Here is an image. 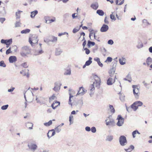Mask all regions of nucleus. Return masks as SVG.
Listing matches in <instances>:
<instances>
[{"label":"nucleus","mask_w":152,"mask_h":152,"mask_svg":"<svg viewBox=\"0 0 152 152\" xmlns=\"http://www.w3.org/2000/svg\"><path fill=\"white\" fill-rule=\"evenodd\" d=\"M52 124V121L51 120H50L48 122L44 123V125L46 126H48L51 125Z\"/></svg>","instance_id":"79ce46f5"},{"label":"nucleus","mask_w":152,"mask_h":152,"mask_svg":"<svg viewBox=\"0 0 152 152\" xmlns=\"http://www.w3.org/2000/svg\"><path fill=\"white\" fill-rule=\"evenodd\" d=\"M119 141L120 145L122 146L125 145L127 143L126 137L124 136H121L120 137Z\"/></svg>","instance_id":"39448f33"},{"label":"nucleus","mask_w":152,"mask_h":152,"mask_svg":"<svg viewBox=\"0 0 152 152\" xmlns=\"http://www.w3.org/2000/svg\"><path fill=\"white\" fill-rule=\"evenodd\" d=\"M92 59V58L91 57H89V60L86 62V65L87 66L89 65L92 62V61H91Z\"/></svg>","instance_id":"c85d7f7f"},{"label":"nucleus","mask_w":152,"mask_h":152,"mask_svg":"<svg viewBox=\"0 0 152 152\" xmlns=\"http://www.w3.org/2000/svg\"><path fill=\"white\" fill-rule=\"evenodd\" d=\"M8 107V105L7 104L6 105H3L1 107V109L2 110H5L7 109Z\"/></svg>","instance_id":"8fccbe9b"},{"label":"nucleus","mask_w":152,"mask_h":152,"mask_svg":"<svg viewBox=\"0 0 152 152\" xmlns=\"http://www.w3.org/2000/svg\"><path fill=\"white\" fill-rule=\"evenodd\" d=\"M21 23L20 20L16 21L15 23V28L20 26Z\"/></svg>","instance_id":"c756f323"},{"label":"nucleus","mask_w":152,"mask_h":152,"mask_svg":"<svg viewBox=\"0 0 152 152\" xmlns=\"http://www.w3.org/2000/svg\"><path fill=\"white\" fill-rule=\"evenodd\" d=\"M83 49L85 50V52L88 55V54L90 53V51L87 48H83Z\"/></svg>","instance_id":"09e8293b"},{"label":"nucleus","mask_w":152,"mask_h":152,"mask_svg":"<svg viewBox=\"0 0 152 152\" xmlns=\"http://www.w3.org/2000/svg\"><path fill=\"white\" fill-rule=\"evenodd\" d=\"M91 7L94 9L96 10L98 7V4L97 3H95L92 4Z\"/></svg>","instance_id":"b1692460"},{"label":"nucleus","mask_w":152,"mask_h":152,"mask_svg":"<svg viewBox=\"0 0 152 152\" xmlns=\"http://www.w3.org/2000/svg\"><path fill=\"white\" fill-rule=\"evenodd\" d=\"M66 34L67 35H68V33H66V32H64V33H60L58 35L59 36H62V35L65 34Z\"/></svg>","instance_id":"680f3d73"},{"label":"nucleus","mask_w":152,"mask_h":152,"mask_svg":"<svg viewBox=\"0 0 152 152\" xmlns=\"http://www.w3.org/2000/svg\"><path fill=\"white\" fill-rule=\"evenodd\" d=\"M113 60L112 58L111 57H108L106 60L105 61V62H111Z\"/></svg>","instance_id":"de8ad7c7"},{"label":"nucleus","mask_w":152,"mask_h":152,"mask_svg":"<svg viewBox=\"0 0 152 152\" xmlns=\"http://www.w3.org/2000/svg\"><path fill=\"white\" fill-rule=\"evenodd\" d=\"M113 136L112 135H110L107 136L106 139V140L107 141L111 142L113 140Z\"/></svg>","instance_id":"a878e982"},{"label":"nucleus","mask_w":152,"mask_h":152,"mask_svg":"<svg viewBox=\"0 0 152 152\" xmlns=\"http://www.w3.org/2000/svg\"><path fill=\"white\" fill-rule=\"evenodd\" d=\"M22 50L20 54L23 57L26 56L27 55L30 54L31 52L30 49L27 46H24L22 47Z\"/></svg>","instance_id":"f257e3e1"},{"label":"nucleus","mask_w":152,"mask_h":152,"mask_svg":"<svg viewBox=\"0 0 152 152\" xmlns=\"http://www.w3.org/2000/svg\"><path fill=\"white\" fill-rule=\"evenodd\" d=\"M94 34H95V33L94 32H92L91 33H90L89 35V37L90 39L91 40V36H93V35H94Z\"/></svg>","instance_id":"69168bd1"},{"label":"nucleus","mask_w":152,"mask_h":152,"mask_svg":"<svg viewBox=\"0 0 152 152\" xmlns=\"http://www.w3.org/2000/svg\"><path fill=\"white\" fill-rule=\"evenodd\" d=\"M0 10L2 14H4L6 13L4 7H1Z\"/></svg>","instance_id":"37998d69"},{"label":"nucleus","mask_w":152,"mask_h":152,"mask_svg":"<svg viewBox=\"0 0 152 152\" xmlns=\"http://www.w3.org/2000/svg\"><path fill=\"white\" fill-rule=\"evenodd\" d=\"M76 14H77V13H73L72 15V17L73 19H75L77 17V15H75Z\"/></svg>","instance_id":"e2e57ef3"},{"label":"nucleus","mask_w":152,"mask_h":152,"mask_svg":"<svg viewBox=\"0 0 152 152\" xmlns=\"http://www.w3.org/2000/svg\"><path fill=\"white\" fill-rule=\"evenodd\" d=\"M56 20L55 18H54L53 19H49L48 20H46V23H50L52 22H53Z\"/></svg>","instance_id":"7c9ffc66"},{"label":"nucleus","mask_w":152,"mask_h":152,"mask_svg":"<svg viewBox=\"0 0 152 152\" xmlns=\"http://www.w3.org/2000/svg\"><path fill=\"white\" fill-rule=\"evenodd\" d=\"M69 13H66L64 14V16L65 18H68L69 16Z\"/></svg>","instance_id":"774afa93"},{"label":"nucleus","mask_w":152,"mask_h":152,"mask_svg":"<svg viewBox=\"0 0 152 152\" xmlns=\"http://www.w3.org/2000/svg\"><path fill=\"white\" fill-rule=\"evenodd\" d=\"M137 130L134 131L132 133V135L133 138L135 137L136 136L135 135L137 134Z\"/></svg>","instance_id":"052dcab7"},{"label":"nucleus","mask_w":152,"mask_h":152,"mask_svg":"<svg viewBox=\"0 0 152 152\" xmlns=\"http://www.w3.org/2000/svg\"><path fill=\"white\" fill-rule=\"evenodd\" d=\"M5 19L4 18H0V21L1 23H3L5 20Z\"/></svg>","instance_id":"0e129e2a"},{"label":"nucleus","mask_w":152,"mask_h":152,"mask_svg":"<svg viewBox=\"0 0 152 152\" xmlns=\"http://www.w3.org/2000/svg\"><path fill=\"white\" fill-rule=\"evenodd\" d=\"M22 12L21 11H19L16 12V19H19L20 18V12Z\"/></svg>","instance_id":"4c0bfd02"},{"label":"nucleus","mask_w":152,"mask_h":152,"mask_svg":"<svg viewBox=\"0 0 152 152\" xmlns=\"http://www.w3.org/2000/svg\"><path fill=\"white\" fill-rule=\"evenodd\" d=\"M94 79L95 81L94 82L93 84H95L96 87H99L100 83V79L97 75L94 76Z\"/></svg>","instance_id":"9d476101"},{"label":"nucleus","mask_w":152,"mask_h":152,"mask_svg":"<svg viewBox=\"0 0 152 152\" xmlns=\"http://www.w3.org/2000/svg\"><path fill=\"white\" fill-rule=\"evenodd\" d=\"M54 129L55 130V131H56L57 133H59L61 130V129L60 127H59L58 126L56 127L55 128V129Z\"/></svg>","instance_id":"c03bdc74"},{"label":"nucleus","mask_w":152,"mask_h":152,"mask_svg":"<svg viewBox=\"0 0 152 152\" xmlns=\"http://www.w3.org/2000/svg\"><path fill=\"white\" fill-rule=\"evenodd\" d=\"M142 103L140 101H137L134 102L131 105V108L134 111L138 108L139 106H141L142 105Z\"/></svg>","instance_id":"20e7f679"},{"label":"nucleus","mask_w":152,"mask_h":152,"mask_svg":"<svg viewBox=\"0 0 152 152\" xmlns=\"http://www.w3.org/2000/svg\"><path fill=\"white\" fill-rule=\"evenodd\" d=\"M21 66L24 68H27L28 66V65L26 62H25L22 64Z\"/></svg>","instance_id":"3c124183"},{"label":"nucleus","mask_w":152,"mask_h":152,"mask_svg":"<svg viewBox=\"0 0 152 152\" xmlns=\"http://www.w3.org/2000/svg\"><path fill=\"white\" fill-rule=\"evenodd\" d=\"M143 47V45L142 43L141 42H138V45L137 46V47L140 49L142 48Z\"/></svg>","instance_id":"c9c22d12"},{"label":"nucleus","mask_w":152,"mask_h":152,"mask_svg":"<svg viewBox=\"0 0 152 152\" xmlns=\"http://www.w3.org/2000/svg\"><path fill=\"white\" fill-rule=\"evenodd\" d=\"M38 36L36 35H33L31 37L29 38V43L33 46V44H37L38 39Z\"/></svg>","instance_id":"7ed1b4c3"},{"label":"nucleus","mask_w":152,"mask_h":152,"mask_svg":"<svg viewBox=\"0 0 152 152\" xmlns=\"http://www.w3.org/2000/svg\"><path fill=\"white\" fill-rule=\"evenodd\" d=\"M92 132L93 133H95L96 132V129L95 127H92L91 129Z\"/></svg>","instance_id":"5fc2aeb1"},{"label":"nucleus","mask_w":152,"mask_h":152,"mask_svg":"<svg viewBox=\"0 0 152 152\" xmlns=\"http://www.w3.org/2000/svg\"><path fill=\"white\" fill-rule=\"evenodd\" d=\"M125 59L123 57L119 58V59L120 64L121 65H123L125 64Z\"/></svg>","instance_id":"5701e85b"},{"label":"nucleus","mask_w":152,"mask_h":152,"mask_svg":"<svg viewBox=\"0 0 152 152\" xmlns=\"http://www.w3.org/2000/svg\"><path fill=\"white\" fill-rule=\"evenodd\" d=\"M30 31V29L27 28L22 30L21 31V34H26L29 33Z\"/></svg>","instance_id":"473e14b6"},{"label":"nucleus","mask_w":152,"mask_h":152,"mask_svg":"<svg viewBox=\"0 0 152 152\" xmlns=\"http://www.w3.org/2000/svg\"><path fill=\"white\" fill-rule=\"evenodd\" d=\"M31 17L32 18H34L35 16L37 14L38 11L37 10H35L34 11L31 12Z\"/></svg>","instance_id":"393cba45"},{"label":"nucleus","mask_w":152,"mask_h":152,"mask_svg":"<svg viewBox=\"0 0 152 152\" xmlns=\"http://www.w3.org/2000/svg\"><path fill=\"white\" fill-rule=\"evenodd\" d=\"M105 121L106 122V125L107 126H113L115 125V123L114 120L112 119H106Z\"/></svg>","instance_id":"1a4fd4ad"},{"label":"nucleus","mask_w":152,"mask_h":152,"mask_svg":"<svg viewBox=\"0 0 152 152\" xmlns=\"http://www.w3.org/2000/svg\"><path fill=\"white\" fill-rule=\"evenodd\" d=\"M95 45V43L94 42H91L89 40L88 41L87 45L89 47H90V45H92V46H94Z\"/></svg>","instance_id":"ea45409f"},{"label":"nucleus","mask_w":152,"mask_h":152,"mask_svg":"<svg viewBox=\"0 0 152 152\" xmlns=\"http://www.w3.org/2000/svg\"><path fill=\"white\" fill-rule=\"evenodd\" d=\"M90 88L91 91L94 90V85L93 83L90 86Z\"/></svg>","instance_id":"13d9d810"},{"label":"nucleus","mask_w":152,"mask_h":152,"mask_svg":"<svg viewBox=\"0 0 152 152\" xmlns=\"http://www.w3.org/2000/svg\"><path fill=\"white\" fill-rule=\"evenodd\" d=\"M1 42L2 44H4L7 45H10L12 43V39H2L1 41Z\"/></svg>","instance_id":"f8f14e48"},{"label":"nucleus","mask_w":152,"mask_h":152,"mask_svg":"<svg viewBox=\"0 0 152 152\" xmlns=\"http://www.w3.org/2000/svg\"><path fill=\"white\" fill-rule=\"evenodd\" d=\"M85 92V91L84 88L83 87H80L79 88V90L78 91V92L76 96L79 94L83 95L84 94Z\"/></svg>","instance_id":"a211bd4d"},{"label":"nucleus","mask_w":152,"mask_h":152,"mask_svg":"<svg viewBox=\"0 0 152 152\" xmlns=\"http://www.w3.org/2000/svg\"><path fill=\"white\" fill-rule=\"evenodd\" d=\"M62 50L59 48H57L56 49L55 54L56 56H58L60 55L62 53Z\"/></svg>","instance_id":"412c9836"},{"label":"nucleus","mask_w":152,"mask_h":152,"mask_svg":"<svg viewBox=\"0 0 152 152\" xmlns=\"http://www.w3.org/2000/svg\"><path fill=\"white\" fill-rule=\"evenodd\" d=\"M120 99L122 102H124L125 101V96L122 95L121 96Z\"/></svg>","instance_id":"6e6d98bb"},{"label":"nucleus","mask_w":152,"mask_h":152,"mask_svg":"<svg viewBox=\"0 0 152 152\" xmlns=\"http://www.w3.org/2000/svg\"><path fill=\"white\" fill-rule=\"evenodd\" d=\"M113 12H112V14L110 15V18L112 20H116V18L115 17V16L114 15H113Z\"/></svg>","instance_id":"a18cd8bd"},{"label":"nucleus","mask_w":152,"mask_h":152,"mask_svg":"<svg viewBox=\"0 0 152 152\" xmlns=\"http://www.w3.org/2000/svg\"><path fill=\"white\" fill-rule=\"evenodd\" d=\"M115 71V70L113 68L110 70L109 72L110 77H112L113 76V75H114Z\"/></svg>","instance_id":"4be33fe9"},{"label":"nucleus","mask_w":152,"mask_h":152,"mask_svg":"<svg viewBox=\"0 0 152 152\" xmlns=\"http://www.w3.org/2000/svg\"><path fill=\"white\" fill-rule=\"evenodd\" d=\"M96 13L100 16H103L104 14L103 11L101 10H97L96 11Z\"/></svg>","instance_id":"cd10ccee"},{"label":"nucleus","mask_w":152,"mask_h":152,"mask_svg":"<svg viewBox=\"0 0 152 152\" xmlns=\"http://www.w3.org/2000/svg\"><path fill=\"white\" fill-rule=\"evenodd\" d=\"M26 127L29 129H33V124L32 123L28 122L26 123Z\"/></svg>","instance_id":"aec40b11"},{"label":"nucleus","mask_w":152,"mask_h":152,"mask_svg":"<svg viewBox=\"0 0 152 152\" xmlns=\"http://www.w3.org/2000/svg\"><path fill=\"white\" fill-rule=\"evenodd\" d=\"M142 23L145 26H148L150 25V23L148 22L147 20L145 19L142 20Z\"/></svg>","instance_id":"2f4dec72"},{"label":"nucleus","mask_w":152,"mask_h":152,"mask_svg":"<svg viewBox=\"0 0 152 152\" xmlns=\"http://www.w3.org/2000/svg\"><path fill=\"white\" fill-rule=\"evenodd\" d=\"M57 40V38L53 36H51L49 37L48 38L44 39V41L48 45H50L51 44V42H56Z\"/></svg>","instance_id":"f03ea898"},{"label":"nucleus","mask_w":152,"mask_h":152,"mask_svg":"<svg viewBox=\"0 0 152 152\" xmlns=\"http://www.w3.org/2000/svg\"><path fill=\"white\" fill-rule=\"evenodd\" d=\"M108 44L110 45H112L113 44V41L112 39H110L108 41Z\"/></svg>","instance_id":"bf43d9fd"},{"label":"nucleus","mask_w":152,"mask_h":152,"mask_svg":"<svg viewBox=\"0 0 152 152\" xmlns=\"http://www.w3.org/2000/svg\"><path fill=\"white\" fill-rule=\"evenodd\" d=\"M114 79H113L112 77H109L107 80V84L108 85H111L114 83L115 81V80L116 78V75L114 77Z\"/></svg>","instance_id":"ddd939ff"},{"label":"nucleus","mask_w":152,"mask_h":152,"mask_svg":"<svg viewBox=\"0 0 152 152\" xmlns=\"http://www.w3.org/2000/svg\"><path fill=\"white\" fill-rule=\"evenodd\" d=\"M11 48L10 47V48L6 50V53L7 55H8L12 53V51H11Z\"/></svg>","instance_id":"603ef678"},{"label":"nucleus","mask_w":152,"mask_h":152,"mask_svg":"<svg viewBox=\"0 0 152 152\" xmlns=\"http://www.w3.org/2000/svg\"><path fill=\"white\" fill-rule=\"evenodd\" d=\"M55 86L53 88V90L56 91H58L60 89L61 86V85L60 82H56L55 83Z\"/></svg>","instance_id":"9b49d317"},{"label":"nucleus","mask_w":152,"mask_h":152,"mask_svg":"<svg viewBox=\"0 0 152 152\" xmlns=\"http://www.w3.org/2000/svg\"><path fill=\"white\" fill-rule=\"evenodd\" d=\"M109 107L111 113H114L115 112V110L112 105H109Z\"/></svg>","instance_id":"58836bf2"},{"label":"nucleus","mask_w":152,"mask_h":152,"mask_svg":"<svg viewBox=\"0 0 152 152\" xmlns=\"http://www.w3.org/2000/svg\"><path fill=\"white\" fill-rule=\"evenodd\" d=\"M83 100L82 99H79L78 100L77 103V105H78L80 106H82L83 104Z\"/></svg>","instance_id":"f704fd0d"},{"label":"nucleus","mask_w":152,"mask_h":152,"mask_svg":"<svg viewBox=\"0 0 152 152\" xmlns=\"http://www.w3.org/2000/svg\"><path fill=\"white\" fill-rule=\"evenodd\" d=\"M17 58L15 56H11L9 57V60L10 63H13L17 61Z\"/></svg>","instance_id":"f3484780"},{"label":"nucleus","mask_w":152,"mask_h":152,"mask_svg":"<svg viewBox=\"0 0 152 152\" xmlns=\"http://www.w3.org/2000/svg\"><path fill=\"white\" fill-rule=\"evenodd\" d=\"M72 97H73V96H72L71 94H70L69 99V104L71 105H72V104L71 103V98Z\"/></svg>","instance_id":"4d7b16f0"},{"label":"nucleus","mask_w":152,"mask_h":152,"mask_svg":"<svg viewBox=\"0 0 152 152\" xmlns=\"http://www.w3.org/2000/svg\"><path fill=\"white\" fill-rule=\"evenodd\" d=\"M71 74V71L70 69L66 70L64 73L65 75H70Z\"/></svg>","instance_id":"e433bc0d"},{"label":"nucleus","mask_w":152,"mask_h":152,"mask_svg":"<svg viewBox=\"0 0 152 152\" xmlns=\"http://www.w3.org/2000/svg\"><path fill=\"white\" fill-rule=\"evenodd\" d=\"M60 102H59L56 101L55 103H53L52 104L51 107L53 109H55L58 106L60 105Z\"/></svg>","instance_id":"6ab92c4d"},{"label":"nucleus","mask_w":152,"mask_h":152,"mask_svg":"<svg viewBox=\"0 0 152 152\" xmlns=\"http://www.w3.org/2000/svg\"><path fill=\"white\" fill-rule=\"evenodd\" d=\"M28 146L29 149L34 152L37 148V146L36 144L31 142L29 143L28 144Z\"/></svg>","instance_id":"0eeeda50"},{"label":"nucleus","mask_w":152,"mask_h":152,"mask_svg":"<svg viewBox=\"0 0 152 152\" xmlns=\"http://www.w3.org/2000/svg\"><path fill=\"white\" fill-rule=\"evenodd\" d=\"M44 100V98L41 96H36V100L37 103L42 104H43Z\"/></svg>","instance_id":"4468645a"},{"label":"nucleus","mask_w":152,"mask_h":152,"mask_svg":"<svg viewBox=\"0 0 152 152\" xmlns=\"http://www.w3.org/2000/svg\"><path fill=\"white\" fill-rule=\"evenodd\" d=\"M85 130L86 131L88 132L90 131L91 130L90 127L89 126H86L85 128Z\"/></svg>","instance_id":"338daca9"},{"label":"nucleus","mask_w":152,"mask_h":152,"mask_svg":"<svg viewBox=\"0 0 152 152\" xmlns=\"http://www.w3.org/2000/svg\"><path fill=\"white\" fill-rule=\"evenodd\" d=\"M43 52L44 51L42 50V49H41L40 50L36 51L35 52V55H40L43 53Z\"/></svg>","instance_id":"72a5a7b5"},{"label":"nucleus","mask_w":152,"mask_h":152,"mask_svg":"<svg viewBox=\"0 0 152 152\" xmlns=\"http://www.w3.org/2000/svg\"><path fill=\"white\" fill-rule=\"evenodd\" d=\"M133 88V94L136 98H138L139 95L138 93H139V88L137 86L133 85L132 86Z\"/></svg>","instance_id":"6e6552de"},{"label":"nucleus","mask_w":152,"mask_h":152,"mask_svg":"<svg viewBox=\"0 0 152 152\" xmlns=\"http://www.w3.org/2000/svg\"><path fill=\"white\" fill-rule=\"evenodd\" d=\"M80 29V27H78L77 26L74 28L72 31V32L73 33H75L78 32Z\"/></svg>","instance_id":"a19ab883"},{"label":"nucleus","mask_w":152,"mask_h":152,"mask_svg":"<svg viewBox=\"0 0 152 152\" xmlns=\"http://www.w3.org/2000/svg\"><path fill=\"white\" fill-rule=\"evenodd\" d=\"M73 117L72 115H70L69 117V121L70 122V125H71L73 123V122H72V123H71V120H72L73 119Z\"/></svg>","instance_id":"864d4df0"},{"label":"nucleus","mask_w":152,"mask_h":152,"mask_svg":"<svg viewBox=\"0 0 152 152\" xmlns=\"http://www.w3.org/2000/svg\"><path fill=\"white\" fill-rule=\"evenodd\" d=\"M108 28L109 27L107 25L103 24L101 28L100 31L102 32H106L108 30Z\"/></svg>","instance_id":"dca6fc26"},{"label":"nucleus","mask_w":152,"mask_h":152,"mask_svg":"<svg viewBox=\"0 0 152 152\" xmlns=\"http://www.w3.org/2000/svg\"><path fill=\"white\" fill-rule=\"evenodd\" d=\"M55 131L54 129L49 130L47 133V136L49 139L51 137L53 136L55 134Z\"/></svg>","instance_id":"2eb2a0df"},{"label":"nucleus","mask_w":152,"mask_h":152,"mask_svg":"<svg viewBox=\"0 0 152 152\" xmlns=\"http://www.w3.org/2000/svg\"><path fill=\"white\" fill-rule=\"evenodd\" d=\"M146 63L148 66L149 65L152 63V59L150 57H148L146 60Z\"/></svg>","instance_id":"bb28decb"},{"label":"nucleus","mask_w":152,"mask_h":152,"mask_svg":"<svg viewBox=\"0 0 152 152\" xmlns=\"http://www.w3.org/2000/svg\"><path fill=\"white\" fill-rule=\"evenodd\" d=\"M117 119L118 120V122L117 123V125L119 126H122L124 124V119L120 115L118 116Z\"/></svg>","instance_id":"423d86ee"},{"label":"nucleus","mask_w":152,"mask_h":152,"mask_svg":"<svg viewBox=\"0 0 152 152\" xmlns=\"http://www.w3.org/2000/svg\"><path fill=\"white\" fill-rule=\"evenodd\" d=\"M0 66L5 67L6 66V64L4 63L3 61H0Z\"/></svg>","instance_id":"49530a36"}]
</instances>
